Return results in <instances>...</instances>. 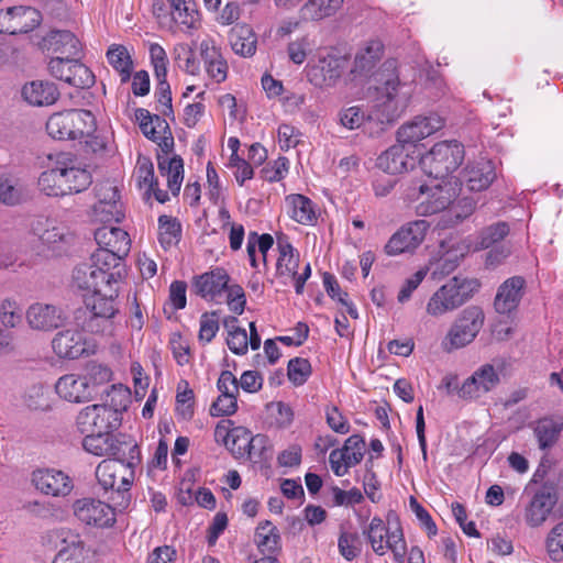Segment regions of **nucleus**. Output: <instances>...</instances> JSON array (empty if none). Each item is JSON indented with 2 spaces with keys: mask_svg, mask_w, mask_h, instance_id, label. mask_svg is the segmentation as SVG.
Here are the masks:
<instances>
[{
  "mask_svg": "<svg viewBox=\"0 0 563 563\" xmlns=\"http://www.w3.org/2000/svg\"><path fill=\"white\" fill-rule=\"evenodd\" d=\"M130 393L112 386L110 405H89L76 418L77 429L82 434L110 433L121 424L122 412L128 409Z\"/></svg>",
  "mask_w": 563,
  "mask_h": 563,
  "instance_id": "f257e3e1",
  "label": "nucleus"
},
{
  "mask_svg": "<svg viewBox=\"0 0 563 563\" xmlns=\"http://www.w3.org/2000/svg\"><path fill=\"white\" fill-rule=\"evenodd\" d=\"M477 279L451 278L442 285L429 299L426 310L432 317H441L462 307L478 291Z\"/></svg>",
  "mask_w": 563,
  "mask_h": 563,
  "instance_id": "f03ea898",
  "label": "nucleus"
},
{
  "mask_svg": "<svg viewBox=\"0 0 563 563\" xmlns=\"http://www.w3.org/2000/svg\"><path fill=\"white\" fill-rule=\"evenodd\" d=\"M486 316L482 307L472 305L464 308L453 320L441 340L443 352L451 353L475 341L485 324Z\"/></svg>",
  "mask_w": 563,
  "mask_h": 563,
  "instance_id": "7ed1b4c3",
  "label": "nucleus"
},
{
  "mask_svg": "<svg viewBox=\"0 0 563 563\" xmlns=\"http://www.w3.org/2000/svg\"><path fill=\"white\" fill-rule=\"evenodd\" d=\"M464 154V147L457 141H443L434 144L420 163L430 177L444 179L461 166Z\"/></svg>",
  "mask_w": 563,
  "mask_h": 563,
  "instance_id": "20e7f679",
  "label": "nucleus"
},
{
  "mask_svg": "<svg viewBox=\"0 0 563 563\" xmlns=\"http://www.w3.org/2000/svg\"><path fill=\"white\" fill-rule=\"evenodd\" d=\"M364 534L377 555L383 556L390 550L397 563L405 562L407 544L399 523L390 530L379 517H374L364 530Z\"/></svg>",
  "mask_w": 563,
  "mask_h": 563,
  "instance_id": "39448f33",
  "label": "nucleus"
},
{
  "mask_svg": "<svg viewBox=\"0 0 563 563\" xmlns=\"http://www.w3.org/2000/svg\"><path fill=\"white\" fill-rule=\"evenodd\" d=\"M412 96V86L401 82L398 76H390L384 80L378 90L375 108L379 112L377 119L382 122L395 121L407 108Z\"/></svg>",
  "mask_w": 563,
  "mask_h": 563,
  "instance_id": "423d86ee",
  "label": "nucleus"
},
{
  "mask_svg": "<svg viewBox=\"0 0 563 563\" xmlns=\"http://www.w3.org/2000/svg\"><path fill=\"white\" fill-rule=\"evenodd\" d=\"M407 198L419 200L416 206L418 216L430 217L437 213H445L455 198V191L446 185H437L429 188L423 184H417L407 192Z\"/></svg>",
  "mask_w": 563,
  "mask_h": 563,
  "instance_id": "0eeeda50",
  "label": "nucleus"
},
{
  "mask_svg": "<svg viewBox=\"0 0 563 563\" xmlns=\"http://www.w3.org/2000/svg\"><path fill=\"white\" fill-rule=\"evenodd\" d=\"M135 467L115 460H102L97 465L95 474L104 492L112 490L124 498L134 482Z\"/></svg>",
  "mask_w": 563,
  "mask_h": 563,
  "instance_id": "6e6552de",
  "label": "nucleus"
},
{
  "mask_svg": "<svg viewBox=\"0 0 563 563\" xmlns=\"http://www.w3.org/2000/svg\"><path fill=\"white\" fill-rule=\"evenodd\" d=\"M162 150V154H157V166L159 174L167 178V186L174 196L178 195L184 180V162L178 155L168 157L174 147V137L172 132L168 135L162 134L156 141Z\"/></svg>",
  "mask_w": 563,
  "mask_h": 563,
  "instance_id": "1a4fd4ad",
  "label": "nucleus"
},
{
  "mask_svg": "<svg viewBox=\"0 0 563 563\" xmlns=\"http://www.w3.org/2000/svg\"><path fill=\"white\" fill-rule=\"evenodd\" d=\"M48 71L54 78L77 88H90L95 84L92 71L76 57L51 58Z\"/></svg>",
  "mask_w": 563,
  "mask_h": 563,
  "instance_id": "9d476101",
  "label": "nucleus"
},
{
  "mask_svg": "<svg viewBox=\"0 0 563 563\" xmlns=\"http://www.w3.org/2000/svg\"><path fill=\"white\" fill-rule=\"evenodd\" d=\"M429 228L430 224L426 220H416L402 225L385 245L386 254L396 256L412 252L423 242Z\"/></svg>",
  "mask_w": 563,
  "mask_h": 563,
  "instance_id": "9b49d317",
  "label": "nucleus"
},
{
  "mask_svg": "<svg viewBox=\"0 0 563 563\" xmlns=\"http://www.w3.org/2000/svg\"><path fill=\"white\" fill-rule=\"evenodd\" d=\"M558 492L553 484L544 483L533 494L525 509V521L529 527L542 526L558 503Z\"/></svg>",
  "mask_w": 563,
  "mask_h": 563,
  "instance_id": "f8f14e48",
  "label": "nucleus"
},
{
  "mask_svg": "<svg viewBox=\"0 0 563 563\" xmlns=\"http://www.w3.org/2000/svg\"><path fill=\"white\" fill-rule=\"evenodd\" d=\"M346 65L347 60L342 56L333 54L319 56L317 63L309 66L307 77L316 87H333L343 75Z\"/></svg>",
  "mask_w": 563,
  "mask_h": 563,
  "instance_id": "ddd939ff",
  "label": "nucleus"
},
{
  "mask_svg": "<svg viewBox=\"0 0 563 563\" xmlns=\"http://www.w3.org/2000/svg\"><path fill=\"white\" fill-rule=\"evenodd\" d=\"M41 23V13L32 7H13L0 11V33L21 34L33 31Z\"/></svg>",
  "mask_w": 563,
  "mask_h": 563,
  "instance_id": "4468645a",
  "label": "nucleus"
},
{
  "mask_svg": "<svg viewBox=\"0 0 563 563\" xmlns=\"http://www.w3.org/2000/svg\"><path fill=\"white\" fill-rule=\"evenodd\" d=\"M74 514L78 520L96 527H110L115 521V514L113 508L97 499L82 498L74 504Z\"/></svg>",
  "mask_w": 563,
  "mask_h": 563,
  "instance_id": "2eb2a0df",
  "label": "nucleus"
},
{
  "mask_svg": "<svg viewBox=\"0 0 563 563\" xmlns=\"http://www.w3.org/2000/svg\"><path fill=\"white\" fill-rule=\"evenodd\" d=\"M418 155L408 145L397 141V144L377 157L376 167L390 175L401 174L413 168Z\"/></svg>",
  "mask_w": 563,
  "mask_h": 563,
  "instance_id": "dca6fc26",
  "label": "nucleus"
},
{
  "mask_svg": "<svg viewBox=\"0 0 563 563\" xmlns=\"http://www.w3.org/2000/svg\"><path fill=\"white\" fill-rule=\"evenodd\" d=\"M443 126V121L438 115L416 117L412 121L402 124L397 131V141L405 143L412 151L421 140L432 135Z\"/></svg>",
  "mask_w": 563,
  "mask_h": 563,
  "instance_id": "f3484780",
  "label": "nucleus"
},
{
  "mask_svg": "<svg viewBox=\"0 0 563 563\" xmlns=\"http://www.w3.org/2000/svg\"><path fill=\"white\" fill-rule=\"evenodd\" d=\"M52 537L62 543L53 563H91L88 550L78 533L69 529H59L53 531Z\"/></svg>",
  "mask_w": 563,
  "mask_h": 563,
  "instance_id": "a211bd4d",
  "label": "nucleus"
},
{
  "mask_svg": "<svg viewBox=\"0 0 563 563\" xmlns=\"http://www.w3.org/2000/svg\"><path fill=\"white\" fill-rule=\"evenodd\" d=\"M32 483L42 494L53 497H65L74 487L71 478L67 474L54 468L34 471Z\"/></svg>",
  "mask_w": 563,
  "mask_h": 563,
  "instance_id": "6ab92c4d",
  "label": "nucleus"
},
{
  "mask_svg": "<svg viewBox=\"0 0 563 563\" xmlns=\"http://www.w3.org/2000/svg\"><path fill=\"white\" fill-rule=\"evenodd\" d=\"M243 434H236L233 438L232 452L239 456L247 454V456L257 462H266L272 459L273 446L269 439L265 434H256L251 437L249 432L242 431Z\"/></svg>",
  "mask_w": 563,
  "mask_h": 563,
  "instance_id": "aec40b11",
  "label": "nucleus"
},
{
  "mask_svg": "<svg viewBox=\"0 0 563 563\" xmlns=\"http://www.w3.org/2000/svg\"><path fill=\"white\" fill-rule=\"evenodd\" d=\"M41 47L52 58L77 57L80 53V42L70 31L53 30L42 40Z\"/></svg>",
  "mask_w": 563,
  "mask_h": 563,
  "instance_id": "412c9836",
  "label": "nucleus"
},
{
  "mask_svg": "<svg viewBox=\"0 0 563 563\" xmlns=\"http://www.w3.org/2000/svg\"><path fill=\"white\" fill-rule=\"evenodd\" d=\"M499 376L490 364H485L473 373L459 388V396L464 399L478 398L495 388Z\"/></svg>",
  "mask_w": 563,
  "mask_h": 563,
  "instance_id": "4be33fe9",
  "label": "nucleus"
},
{
  "mask_svg": "<svg viewBox=\"0 0 563 563\" xmlns=\"http://www.w3.org/2000/svg\"><path fill=\"white\" fill-rule=\"evenodd\" d=\"M98 251L111 252L114 256L124 258L131 247L129 234L123 229L113 225H103L95 231Z\"/></svg>",
  "mask_w": 563,
  "mask_h": 563,
  "instance_id": "5701e85b",
  "label": "nucleus"
},
{
  "mask_svg": "<svg viewBox=\"0 0 563 563\" xmlns=\"http://www.w3.org/2000/svg\"><path fill=\"white\" fill-rule=\"evenodd\" d=\"M526 280L521 276L506 279L497 289L494 308L497 313L508 314L517 309L525 294Z\"/></svg>",
  "mask_w": 563,
  "mask_h": 563,
  "instance_id": "b1692460",
  "label": "nucleus"
},
{
  "mask_svg": "<svg viewBox=\"0 0 563 563\" xmlns=\"http://www.w3.org/2000/svg\"><path fill=\"white\" fill-rule=\"evenodd\" d=\"M230 282V276L224 268L217 267L196 276L192 280V289L203 299L216 300L220 297Z\"/></svg>",
  "mask_w": 563,
  "mask_h": 563,
  "instance_id": "393cba45",
  "label": "nucleus"
},
{
  "mask_svg": "<svg viewBox=\"0 0 563 563\" xmlns=\"http://www.w3.org/2000/svg\"><path fill=\"white\" fill-rule=\"evenodd\" d=\"M495 177L494 164L481 159L466 166L462 173L461 184L470 191H482L490 186Z\"/></svg>",
  "mask_w": 563,
  "mask_h": 563,
  "instance_id": "a878e982",
  "label": "nucleus"
},
{
  "mask_svg": "<svg viewBox=\"0 0 563 563\" xmlns=\"http://www.w3.org/2000/svg\"><path fill=\"white\" fill-rule=\"evenodd\" d=\"M75 323L82 331L100 336H112L117 331L115 317L98 314L91 310L78 309Z\"/></svg>",
  "mask_w": 563,
  "mask_h": 563,
  "instance_id": "bb28decb",
  "label": "nucleus"
},
{
  "mask_svg": "<svg viewBox=\"0 0 563 563\" xmlns=\"http://www.w3.org/2000/svg\"><path fill=\"white\" fill-rule=\"evenodd\" d=\"M27 322L33 329L52 331L65 323V316L53 305L34 303L26 312Z\"/></svg>",
  "mask_w": 563,
  "mask_h": 563,
  "instance_id": "cd10ccee",
  "label": "nucleus"
},
{
  "mask_svg": "<svg viewBox=\"0 0 563 563\" xmlns=\"http://www.w3.org/2000/svg\"><path fill=\"white\" fill-rule=\"evenodd\" d=\"M102 274L91 262L81 263L73 272L74 286L93 295H101L102 291L114 288L113 286H108L107 279Z\"/></svg>",
  "mask_w": 563,
  "mask_h": 563,
  "instance_id": "c85d7f7f",
  "label": "nucleus"
},
{
  "mask_svg": "<svg viewBox=\"0 0 563 563\" xmlns=\"http://www.w3.org/2000/svg\"><path fill=\"white\" fill-rule=\"evenodd\" d=\"M88 383L81 375L66 374L58 378L55 389L57 395L66 401L80 404L93 398Z\"/></svg>",
  "mask_w": 563,
  "mask_h": 563,
  "instance_id": "c756f323",
  "label": "nucleus"
},
{
  "mask_svg": "<svg viewBox=\"0 0 563 563\" xmlns=\"http://www.w3.org/2000/svg\"><path fill=\"white\" fill-rule=\"evenodd\" d=\"M55 354L62 358L76 360L89 354L81 332L65 330L58 332L52 341Z\"/></svg>",
  "mask_w": 563,
  "mask_h": 563,
  "instance_id": "7c9ffc66",
  "label": "nucleus"
},
{
  "mask_svg": "<svg viewBox=\"0 0 563 563\" xmlns=\"http://www.w3.org/2000/svg\"><path fill=\"white\" fill-rule=\"evenodd\" d=\"M90 262L103 273L108 286L118 287L126 274L124 258L114 256L111 252L96 250Z\"/></svg>",
  "mask_w": 563,
  "mask_h": 563,
  "instance_id": "2f4dec72",
  "label": "nucleus"
},
{
  "mask_svg": "<svg viewBox=\"0 0 563 563\" xmlns=\"http://www.w3.org/2000/svg\"><path fill=\"white\" fill-rule=\"evenodd\" d=\"M172 22L183 32L190 33L200 26V14L194 0H166Z\"/></svg>",
  "mask_w": 563,
  "mask_h": 563,
  "instance_id": "473e14b6",
  "label": "nucleus"
},
{
  "mask_svg": "<svg viewBox=\"0 0 563 563\" xmlns=\"http://www.w3.org/2000/svg\"><path fill=\"white\" fill-rule=\"evenodd\" d=\"M200 57L207 75L220 84L227 79L228 64L212 40H203L199 46Z\"/></svg>",
  "mask_w": 563,
  "mask_h": 563,
  "instance_id": "72a5a7b5",
  "label": "nucleus"
},
{
  "mask_svg": "<svg viewBox=\"0 0 563 563\" xmlns=\"http://www.w3.org/2000/svg\"><path fill=\"white\" fill-rule=\"evenodd\" d=\"M32 231L43 244L47 245L52 250H56L60 244L69 242L70 234L68 230L55 223V221L38 218L32 223Z\"/></svg>",
  "mask_w": 563,
  "mask_h": 563,
  "instance_id": "f704fd0d",
  "label": "nucleus"
},
{
  "mask_svg": "<svg viewBox=\"0 0 563 563\" xmlns=\"http://www.w3.org/2000/svg\"><path fill=\"white\" fill-rule=\"evenodd\" d=\"M22 96L27 103L44 107L55 103L59 98V91L54 82L34 80L23 86Z\"/></svg>",
  "mask_w": 563,
  "mask_h": 563,
  "instance_id": "c9c22d12",
  "label": "nucleus"
},
{
  "mask_svg": "<svg viewBox=\"0 0 563 563\" xmlns=\"http://www.w3.org/2000/svg\"><path fill=\"white\" fill-rule=\"evenodd\" d=\"M106 453L107 460H115L123 464L137 466L141 463V450L137 443L129 439H120L109 435V448Z\"/></svg>",
  "mask_w": 563,
  "mask_h": 563,
  "instance_id": "e433bc0d",
  "label": "nucleus"
},
{
  "mask_svg": "<svg viewBox=\"0 0 563 563\" xmlns=\"http://www.w3.org/2000/svg\"><path fill=\"white\" fill-rule=\"evenodd\" d=\"M440 252L442 254L438 263L440 274L449 275L470 252V245L462 240L449 239L441 243Z\"/></svg>",
  "mask_w": 563,
  "mask_h": 563,
  "instance_id": "4c0bfd02",
  "label": "nucleus"
},
{
  "mask_svg": "<svg viewBox=\"0 0 563 563\" xmlns=\"http://www.w3.org/2000/svg\"><path fill=\"white\" fill-rule=\"evenodd\" d=\"M532 430L541 450H549L555 445L563 431V418L543 417L532 423Z\"/></svg>",
  "mask_w": 563,
  "mask_h": 563,
  "instance_id": "58836bf2",
  "label": "nucleus"
},
{
  "mask_svg": "<svg viewBox=\"0 0 563 563\" xmlns=\"http://www.w3.org/2000/svg\"><path fill=\"white\" fill-rule=\"evenodd\" d=\"M230 44L233 52L243 57H251L256 52L257 37L247 24H236L230 31Z\"/></svg>",
  "mask_w": 563,
  "mask_h": 563,
  "instance_id": "ea45409f",
  "label": "nucleus"
},
{
  "mask_svg": "<svg viewBox=\"0 0 563 563\" xmlns=\"http://www.w3.org/2000/svg\"><path fill=\"white\" fill-rule=\"evenodd\" d=\"M289 217L300 224L311 225L317 221L314 203L306 196L295 194L286 197Z\"/></svg>",
  "mask_w": 563,
  "mask_h": 563,
  "instance_id": "a19ab883",
  "label": "nucleus"
},
{
  "mask_svg": "<svg viewBox=\"0 0 563 563\" xmlns=\"http://www.w3.org/2000/svg\"><path fill=\"white\" fill-rule=\"evenodd\" d=\"M254 542L264 556L276 555L282 550L279 531L268 520L258 523Z\"/></svg>",
  "mask_w": 563,
  "mask_h": 563,
  "instance_id": "79ce46f5",
  "label": "nucleus"
},
{
  "mask_svg": "<svg viewBox=\"0 0 563 563\" xmlns=\"http://www.w3.org/2000/svg\"><path fill=\"white\" fill-rule=\"evenodd\" d=\"M343 0H307L299 9L302 21H320L334 15L342 7Z\"/></svg>",
  "mask_w": 563,
  "mask_h": 563,
  "instance_id": "37998d69",
  "label": "nucleus"
},
{
  "mask_svg": "<svg viewBox=\"0 0 563 563\" xmlns=\"http://www.w3.org/2000/svg\"><path fill=\"white\" fill-rule=\"evenodd\" d=\"M63 181L67 186L66 195L86 190L92 183L91 175L85 168L76 167L71 161H60Z\"/></svg>",
  "mask_w": 563,
  "mask_h": 563,
  "instance_id": "c03bdc74",
  "label": "nucleus"
},
{
  "mask_svg": "<svg viewBox=\"0 0 563 563\" xmlns=\"http://www.w3.org/2000/svg\"><path fill=\"white\" fill-rule=\"evenodd\" d=\"M277 246L279 256L276 263V273L280 277L286 276L294 280L299 267V253L286 239L278 238Z\"/></svg>",
  "mask_w": 563,
  "mask_h": 563,
  "instance_id": "a18cd8bd",
  "label": "nucleus"
},
{
  "mask_svg": "<svg viewBox=\"0 0 563 563\" xmlns=\"http://www.w3.org/2000/svg\"><path fill=\"white\" fill-rule=\"evenodd\" d=\"M474 210L475 202L471 198H462L456 202L453 201L449 210L441 214L437 228L442 230L453 228L470 217Z\"/></svg>",
  "mask_w": 563,
  "mask_h": 563,
  "instance_id": "49530a36",
  "label": "nucleus"
},
{
  "mask_svg": "<svg viewBox=\"0 0 563 563\" xmlns=\"http://www.w3.org/2000/svg\"><path fill=\"white\" fill-rule=\"evenodd\" d=\"M38 188L42 192L49 197H62L66 195L67 186L63 181V170L60 161L56 166L43 172L38 177Z\"/></svg>",
  "mask_w": 563,
  "mask_h": 563,
  "instance_id": "de8ad7c7",
  "label": "nucleus"
},
{
  "mask_svg": "<svg viewBox=\"0 0 563 563\" xmlns=\"http://www.w3.org/2000/svg\"><path fill=\"white\" fill-rule=\"evenodd\" d=\"M118 295V287L107 289L101 295H95L92 299L86 301V305L81 310H91L98 314H107L117 317L119 313L118 303L115 297Z\"/></svg>",
  "mask_w": 563,
  "mask_h": 563,
  "instance_id": "09e8293b",
  "label": "nucleus"
},
{
  "mask_svg": "<svg viewBox=\"0 0 563 563\" xmlns=\"http://www.w3.org/2000/svg\"><path fill=\"white\" fill-rule=\"evenodd\" d=\"M109 64L119 73L121 82H128L131 79L133 62L128 49L123 45H112L107 52Z\"/></svg>",
  "mask_w": 563,
  "mask_h": 563,
  "instance_id": "8fccbe9b",
  "label": "nucleus"
},
{
  "mask_svg": "<svg viewBox=\"0 0 563 563\" xmlns=\"http://www.w3.org/2000/svg\"><path fill=\"white\" fill-rule=\"evenodd\" d=\"M181 236V225L176 218L163 214L158 218V241L164 250L176 245Z\"/></svg>",
  "mask_w": 563,
  "mask_h": 563,
  "instance_id": "3c124183",
  "label": "nucleus"
},
{
  "mask_svg": "<svg viewBox=\"0 0 563 563\" xmlns=\"http://www.w3.org/2000/svg\"><path fill=\"white\" fill-rule=\"evenodd\" d=\"M69 119L71 130L74 131V140L91 136L96 131V119L93 114L84 109L69 110Z\"/></svg>",
  "mask_w": 563,
  "mask_h": 563,
  "instance_id": "603ef678",
  "label": "nucleus"
},
{
  "mask_svg": "<svg viewBox=\"0 0 563 563\" xmlns=\"http://www.w3.org/2000/svg\"><path fill=\"white\" fill-rule=\"evenodd\" d=\"M68 111L54 113L46 122V131L56 140H74Z\"/></svg>",
  "mask_w": 563,
  "mask_h": 563,
  "instance_id": "864d4df0",
  "label": "nucleus"
},
{
  "mask_svg": "<svg viewBox=\"0 0 563 563\" xmlns=\"http://www.w3.org/2000/svg\"><path fill=\"white\" fill-rule=\"evenodd\" d=\"M509 225L507 222H496L484 228L478 235L475 250H486L495 243L504 240L509 234Z\"/></svg>",
  "mask_w": 563,
  "mask_h": 563,
  "instance_id": "5fc2aeb1",
  "label": "nucleus"
},
{
  "mask_svg": "<svg viewBox=\"0 0 563 563\" xmlns=\"http://www.w3.org/2000/svg\"><path fill=\"white\" fill-rule=\"evenodd\" d=\"M174 60L180 69L189 75H198L200 65L196 58L194 49L185 43L177 44L174 47Z\"/></svg>",
  "mask_w": 563,
  "mask_h": 563,
  "instance_id": "6e6d98bb",
  "label": "nucleus"
},
{
  "mask_svg": "<svg viewBox=\"0 0 563 563\" xmlns=\"http://www.w3.org/2000/svg\"><path fill=\"white\" fill-rule=\"evenodd\" d=\"M85 380L88 383V387H90V391L95 396L98 391V388L107 383H109L112 378L111 369L102 364L90 363L86 373L81 375Z\"/></svg>",
  "mask_w": 563,
  "mask_h": 563,
  "instance_id": "4d7b16f0",
  "label": "nucleus"
},
{
  "mask_svg": "<svg viewBox=\"0 0 563 563\" xmlns=\"http://www.w3.org/2000/svg\"><path fill=\"white\" fill-rule=\"evenodd\" d=\"M93 216L96 220L103 223H119L124 218L123 205L121 201L95 203Z\"/></svg>",
  "mask_w": 563,
  "mask_h": 563,
  "instance_id": "13d9d810",
  "label": "nucleus"
},
{
  "mask_svg": "<svg viewBox=\"0 0 563 563\" xmlns=\"http://www.w3.org/2000/svg\"><path fill=\"white\" fill-rule=\"evenodd\" d=\"M338 548L345 560L353 561L362 551L360 536L356 532L342 531L338 540Z\"/></svg>",
  "mask_w": 563,
  "mask_h": 563,
  "instance_id": "bf43d9fd",
  "label": "nucleus"
},
{
  "mask_svg": "<svg viewBox=\"0 0 563 563\" xmlns=\"http://www.w3.org/2000/svg\"><path fill=\"white\" fill-rule=\"evenodd\" d=\"M312 373L311 364L307 358L295 357L288 362L287 376L295 386L303 385Z\"/></svg>",
  "mask_w": 563,
  "mask_h": 563,
  "instance_id": "052dcab7",
  "label": "nucleus"
},
{
  "mask_svg": "<svg viewBox=\"0 0 563 563\" xmlns=\"http://www.w3.org/2000/svg\"><path fill=\"white\" fill-rule=\"evenodd\" d=\"M136 177L141 188L145 189L146 195H151V189L157 186V179L154 176V166L148 157L140 156L136 164Z\"/></svg>",
  "mask_w": 563,
  "mask_h": 563,
  "instance_id": "680f3d73",
  "label": "nucleus"
},
{
  "mask_svg": "<svg viewBox=\"0 0 563 563\" xmlns=\"http://www.w3.org/2000/svg\"><path fill=\"white\" fill-rule=\"evenodd\" d=\"M342 453H344L347 465H357L361 463L365 452V440L360 434H352L349 437L342 449H339Z\"/></svg>",
  "mask_w": 563,
  "mask_h": 563,
  "instance_id": "e2e57ef3",
  "label": "nucleus"
},
{
  "mask_svg": "<svg viewBox=\"0 0 563 563\" xmlns=\"http://www.w3.org/2000/svg\"><path fill=\"white\" fill-rule=\"evenodd\" d=\"M23 200V191L15 181L7 176H0V201L8 206L19 205Z\"/></svg>",
  "mask_w": 563,
  "mask_h": 563,
  "instance_id": "0e129e2a",
  "label": "nucleus"
},
{
  "mask_svg": "<svg viewBox=\"0 0 563 563\" xmlns=\"http://www.w3.org/2000/svg\"><path fill=\"white\" fill-rule=\"evenodd\" d=\"M288 165L289 161L286 157H278L261 169V178L269 183L279 181L286 176Z\"/></svg>",
  "mask_w": 563,
  "mask_h": 563,
  "instance_id": "69168bd1",
  "label": "nucleus"
},
{
  "mask_svg": "<svg viewBox=\"0 0 563 563\" xmlns=\"http://www.w3.org/2000/svg\"><path fill=\"white\" fill-rule=\"evenodd\" d=\"M339 122L349 130H355L362 126L365 121V113L358 106L342 109L338 113Z\"/></svg>",
  "mask_w": 563,
  "mask_h": 563,
  "instance_id": "338daca9",
  "label": "nucleus"
},
{
  "mask_svg": "<svg viewBox=\"0 0 563 563\" xmlns=\"http://www.w3.org/2000/svg\"><path fill=\"white\" fill-rule=\"evenodd\" d=\"M547 548L553 561H561L563 559V520L549 533Z\"/></svg>",
  "mask_w": 563,
  "mask_h": 563,
  "instance_id": "774afa93",
  "label": "nucleus"
}]
</instances>
